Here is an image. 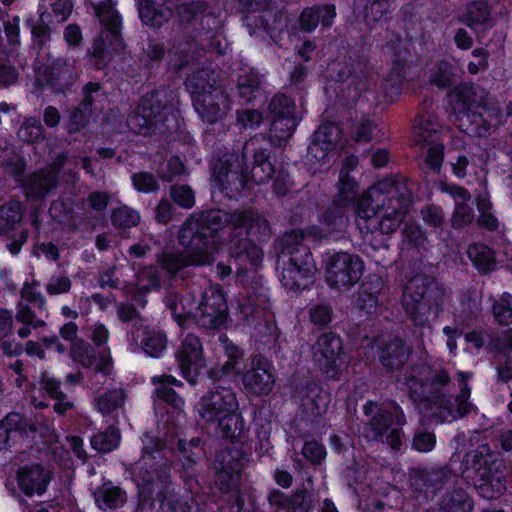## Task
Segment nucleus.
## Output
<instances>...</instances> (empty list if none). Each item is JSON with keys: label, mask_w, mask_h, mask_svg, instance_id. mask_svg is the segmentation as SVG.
Listing matches in <instances>:
<instances>
[{"label": "nucleus", "mask_w": 512, "mask_h": 512, "mask_svg": "<svg viewBox=\"0 0 512 512\" xmlns=\"http://www.w3.org/2000/svg\"><path fill=\"white\" fill-rule=\"evenodd\" d=\"M268 113V138L256 134L244 143L241 156L226 154L212 166L211 178L215 186L231 200L244 197L252 183L261 185L272 178L276 169L271 146H285L299 125L296 104L285 94L277 93L271 98Z\"/></svg>", "instance_id": "obj_1"}, {"label": "nucleus", "mask_w": 512, "mask_h": 512, "mask_svg": "<svg viewBox=\"0 0 512 512\" xmlns=\"http://www.w3.org/2000/svg\"><path fill=\"white\" fill-rule=\"evenodd\" d=\"M215 219L208 218L203 207L193 212L177 233L182 250L165 247L157 253L158 267L169 279H175L186 268L212 264L219 251L216 229L210 227V224H216Z\"/></svg>", "instance_id": "obj_2"}, {"label": "nucleus", "mask_w": 512, "mask_h": 512, "mask_svg": "<svg viewBox=\"0 0 512 512\" xmlns=\"http://www.w3.org/2000/svg\"><path fill=\"white\" fill-rule=\"evenodd\" d=\"M171 467L161 465L148 447L143 448L142 457L125 467L126 478H130L136 487L138 503L141 506L158 503L157 512H193V498L172 482Z\"/></svg>", "instance_id": "obj_3"}, {"label": "nucleus", "mask_w": 512, "mask_h": 512, "mask_svg": "<svg viewBox=\"0 0 512 512\" xmlns=\"http://www.w3.org/2000/svg\"><path fill=\"white\" fill-rule=\"evenodd\" d=\"M458 376L461 391L452 401L443 390L450 382L448 373L445 370H434L427 366L420 367L416 374L407 379L409 398L423 415H436V411L439 410L442 420H446L448 416L452 419L464 417L472 407L468 402L470 397L468 375L461 372Z\"/></svg>", "instance_id": "obj_4"}, {"label": "nucleus", "mask_w": 512, "mask_h": 512, "mask_svg": "<svg viewBox=\"0 0 512 512\" xmlns=\"http://www.w3.org/2000/svg\"><path fill=\"white\" fill-rule=\"evenodd\" d=\"M457 127L464 133L486 137L503 119L501 109L490 103L488 91L474 83L460 84L449 93Z\"/></svg>", "instance_id": "obj_5"}, {"label": "nucleus", "mask_w": 512, "mask_h": 512, "mask_svg": "<svg viewBox=\"0 0 512 512\" xmlns=\"http://www.w3.org/2000/svg\"><path fill=\"white\" fill-rule=\"evenodd\" d=\"M301 229L284 233L276 243V270L281 268L280 282L292 292L308 290L314 283L316 262L309 246L304 243Z\"/></svg>", "instance_id": "obj_6"}, {"label": "nucleus", "mask_w": 512, "mask_h": 512, "mask_svg": "<svg viewBox=\"0 0 512 512\" xmlns=\"http://www.w3.org/2000/svg\"><path fill=\"white\" fill-rule=\"evenodd\" d=\"M213 388L203 394L197 409L200 417L213 425L217 438L235 443L244 430V418L234 389L228 383H211Z\"/></svg>", "instance_id": "obj_7"}, {"label": "nucleus", "mask_w": 512, "mask_h": 512, "mask_svg": "<svg viewBox=\"0 0 512 512\" xmlns=\"http://www.w3.org/2000/svg\"><path fill=\"white\" fill-rule=\"evenodd\" d=\"M178 116L174 92L161 87L141 97L137 110L128 116L127 125L137 135L152 136L176 130Z\"/></svg>", "instance_id": "obj_8"}, {"label": "nucleus", "mask_w": 512, "mask_h": 512, "mask_svg": "<svg viewBox=\"0 0 512 512\" xmlns=\"http://www.w3.org/2000/svg\"><path fill=\"white\" fill-rule=\"evenodd\" d=\"M303 458L293 459L294 468L302 480L292 495L279 489H272L268 494V502L278 512H309L314 503L313 472L320 466V441L305 439L302 451Z\"/></svg>", "instance_id": "obj_9"}, {"label": "nucleus", "mask_w": 512, "mask_h": 512, "mask_svg": "<svg viewBox=\"0 0 512 512\" xmlns=\"http://www.w3.org/2000/svg\"><path fill=\"white\" fill-rule=\"evenodd\" d=\"M445 288L425 274L413 276L405 285L402 304L406 314L418 326L428 325L443 309Z\"/></svg>", "instance_id": "obj_10"}, {"label": "nucleus", "mask_w": 512, "mask_h": 512, "mask_svg": "<svg viewBox=\"0 0 512 512\" xmlns=\"http://www.w3.org/2000/svg\"><path fill=\"white\" fill-rule=\"evenodd\" d=\"M166 306L179 326L194 316L202 327L220 329L226 326L229 319L226 293L220 285H211L203 291L195 315L192 308H186L178 296L169 297Z\"/></svg>", "instance_id": "obj_11"}, {"label": "nucleus", "mask_w": 512, "mask_h": 512, "mask_svg": "<svg viewBox=\"0 0 512 512\" xmlns=\"http://www.w3.org/2000/svg\"><path fill=\"white\" fill-rule=\"evenodd\" d=\"M113 0H103L94 7L95 16L103 27L92 45V61L97 70L105 69L115 54L126 48L122 36V16Z\"/></svg>", "instance_id": "obj_12"}, {"label": "nucleus", "mask_w": 512, "mask_h": 512, "mask_svg": "<svg viewBox=\"0 0 512 512\" xmlns=\"http://www.w3.org/2000/svg\"><path fill=\"white\" fill-rule=\"evenodd\" d=\"M246 456L241 448L231 447L217 452L213 461L215 486L222 494H229L228 502L232 512H255L254 503L246 506L244 495L239 489Z\"/></svg>", "instance_id": "obj_13"}, {"label": "nucleus", "mask_w": 512, "mask_h": 512, "mask_svg": "<svg viewBox=\"0 0 512 512\" xmlns=\"http://www.w3.org/2000/svg\"><path fill=\"white\" fill-rule=\"evenodd\" d=\"M462 475L471 478L474 488L484 499H497L506 491L502 463L490 459L485 446L465 454Z\"/></svg>", "instance_id": "obj_14"}, {"label": "nucleus", "mask_w": 512, "mask_h": 512, "mask_svg": "<svg viewBox=\"0 0 512 512\" xmlns=\"http://www.w3.org/2000/svg\"><path fill=\"white\" fill-rule=\"evenodd\" d=\"M411 191L404 182L382 181L369 188L356 202L358 217H368L375 209L391 215L405 216L411 203Z\"/></svg>", "instance_id": "obj_15"}, {"label": "nucleus", "mask_w": 512, "mask_h": 512, "mask_svg": "<svg viewBox=\"0 0 512 512\" xmlns=\"http://www.w3.org/2000/svg\"><path fill=\"white\" fill-rule=\"evenodd\" d=\"M208 218H216V224H210L216 229V237L219 240V249L223 243V231L226 228L233 232L242 231L244 235L258 242H266L271 234L270 223L258 213L248 210L228 211L219 207H203Z\"/></svg>", "instance_id": "obj_16"}, {"label": "nucleus", "mask_w": 512, "mask_h": 512, "mask_svg": "<svg viewBox=\"0 0 512 512\" xmlns=\"http://www.w3.org/2000/svg\"><path fill=\"white\" fill-rule=\"evenodd\" d=\"M214 356L216 362L206 372L210 383L230 384L240 378L247 368L245 350L232 341L226 333H219Z\"/></svg>", "instance_id": "obj_17"}, {"label": "nucleus", "mask_w": 512, "mask_h": 512, "mask_svg": "<svg viewBox=\"0 0 512 512\" xmlns=\"http://www.w3.org/2000/svg\"><path fill=\"white\" fill-rule=\"evenodd\" d=\"M292 398L298 403V412L292 420L297 429L304 423L314 429L320 427V380L303 378L292 380Z\"/></svg>", "instance_id": "obj_18"}, {"label": "nucleus", "mask_w": 512, "mask_h": 512, "mask_svg": "<svg viewBox=\"0 0 512 512\" xmlns=\"http://www.w3.org/2000/svg\"><path fill=\"white\" fill-rule=\"evenodd\" d=\"M198 54V43L193 39L175 40L172 47L167 51L168 67L174 73L179 74L193 62ZM144 55L152 65H159L165 55L166 49L163 42L149 39Z\"/></svg>", "instance_id": "obj_19"}, {"label": "nucleus", "mask_w": 512, "mask_h": 512, "mask_svg": "<svg viewBox=\"0 0 512 512\" xmlns=\"http://www.w3.org/2000/svg\"><path fill=\"white\" fill-rule=\"evenodd\" d=\"M180 375L191 385H196L204 374L206 359L201 339L194 333L186 334L174 352Z\"/></svg>", "instance_id": "obj_20"}, {"label": "nucleus", "mask_w": 512, "mask_h": 512, "mask_svg": "<svg viewBox=\"0 0 512 512\" xmlns=\"http://www.w3.org/2000/svg\"><path fill=\"white\" fill-rule=\"evenodd\" d=\"M363 263L359 257L338 252L328 258L325 265V279L334 289L350 288L362 275Z\"/></svg>", "instance_id": "obj_21"}, {"label": "nucleus", "mask_w": 512, "mask_h": 512, "mask_svg": "<svg viewBox=\"0 0 512 512\" xmlns=\"http://www.w3.org/2000/svg\"><path fill=\"white\" fill-rule=\"evenodd\" d=\"M359 185L348 171L340 170L338 181V193L333 199L332 206L329 207L324 215V223L327 226V233L341 231L344 227L343 209L346 205L355 199L358 193Z\"/></svg>", "instance_id": "obj_22"}, {"label": "nucleus", "mask_w": 512, "mask_h": 512, "mask_svg": "<svg viewBox=\"0 0 512 512\" xmlns=\"http://www.w3.org/2000/svg\"><path fill=\"white\" fill-rule=\"evenodd\" d=\"M244 327L251 329V338L256 349L271 354L280 349V331L274 319L267 317L266 312L252 314L251 317L238 318Z\"/></svg>", "instance_id": "obj_23"}, {"label": "nucleus", "mask_w": 512, "mask_h": 512, "mask_svg": "<svg viewBox=\"0 0 512 512\" xmlns=\"http://www.w3.org/2000/svg\"><path fill=\"white\" fill-rule=\"evenodd\" d=\"M228 247L229 259L236 264L237 277L242 281L244 274H247V267L257 268L263 261V249L253 239L243 236L238 230L233 232Z\"/></svg>", "instance_id": "obj_24"}, {"label": "nucleus", "mask_w": 512, "mask_h": 512, "mask_svg": "<svg viewBox=\"0 0 512 512\" xmlns=\"http://www.w3.org/2000/svg\"><path fill=\"white\" fill-rule=\"evenodd\" d=\"M23 218V206L20 201L11 200L0 206V236L12 239L8 249L12 254H17L22 245L27 241L28 233L25 229L16 231L21 227Z\"/></svg>", "instance_id": "obj_25"}, {"label": "nucleus", "mask_w": 512, "mask_h": 512, "mask_svg": "<svg viewBox=\"0 0 512 512\" xmlns=\"http://www.w3.org/2000/svg\"><path fill=\"white\" fill-rule=\"evenodd\" d=\"M271 362L261 353L251 359L250 367L240 375L243 386L249 394L268 395L274 385Z\"/></svg>", "instance_id": "obj_26"}, {"label": "nucleus", "mask_w": 512, "mask_h": 512, "mask_svg": "<svg viewBox=\"0 0 512 512\" xmlns=\"http://www.w3.org/2000/svg\"><path fill=\"white\" fill-rule=\"evenodd\" d=\"M269 308V288L266 281L262 276L253 275L250 283L244 287L242 298L238 301L237 317H251L255 313L267 312Z\"/></svg>", "instance_id": "obj_27"}, {"label": "nucleus", "mask_w": 512, "mask_h": 512, "mask_svg": "<svg viewBox=\"0 0 512 512\" xmlns=\"http://www.w3.org/2000/svg\"><path fill=\"white\" fill-rule=\"evenodd\" d=\"M38 74L39 81L57 94L70 90L74 82L72 66L64 57L48 58Z\"/></svg>", "instance_id": "obj_28"}, {"label": "nucleus", "mask_w": 512, "mask_h": 512, "mask_svg": "<svg viewBox=\"0 0 512 512\" xmlns=\"http://www.w3.org/2000/svg\"><path fill=\"white\" fill-rule=\"evenodd\" d=\"M128 335L151 358H161L167 350L168 337L166 332L159 326L144 325L137 321L133 324Z\"/></svg>", "instance_id": "obj_29"}, {"label": "nucleus", "mask_w": 512, "mask_h": 512, "mask_svg": "<svg viewBox=\"0 0 512 512\" xmlns=\"http://www.w3.org/2000/svg\"><path fill=\"white\" fill-rule=\"evenodd\" d=\"M51 479V472L40 463L23 465L16 472L17 486L28 498L45 494Z\"/></svg>", "instance_id": "obj_30"}, {"label": "nucleus", "mask_w": 512, "mask_h": 512, "mask_svg": "<svg viewBox=\"0 0 512 512\" xmlns=\"http://www.w3.org/2000/svg\"><path fill=\"white\" fill-rule=\"evenodd\" d=\"M58 183L59 178L57 173L40 169L27 174L20 188L27 201L42 202L56 189Z\"/></svg>", "instance_id": "obj_31"}, {"label": "nucleus", "mask_w": 512, "mask_h": 512, "mask_svg": "<svg viewBox=\"0 0 512 512\" xmlns=\"http://www.w3.org/2000/svg\"><path fill=\"white\" fill-rule=\"evenodd\" d=\"M344 365L343 346L334 333L322 334V372L328 379L336 380Z\"/></svg>", "instance_id": "obj_32"}, {"label": "nucleus", "mask_w": 512, "mask_h": 512, "mask_svg": "<svg viewBox=\"0 0 512 512\" xmlns=\"http://www.w3.org/2000/svg\"><path fill=\"white\" fill-rule=\"evenodd\" d=\"M411 350L400 337H389L378 346V359L388 371L400 369L408 360Z\"/></svg>", "instance_id": "obj_33"}, {"label": "nucleus", "mask_w": 512, "mask_h": 512, "mask_svg": "<svg viewBox=\"0 0 512 512\" xmlns=\"http://www.w3.org/2000/svg\"><path fill=\"white\" fill-rule=\"evenodd\" d=\"M228 100V96L223 91L215 89L204 97L196 99L193 106L204 122L215 124L225 116Z\"/></svg>", "instance_id": "obj_34"}, {"label": "nucleus", "mask_w": 512, "mask_h": 512, "mask_svg": "<svg viewBox=\"0 0 512 512\" xmlns=\"http://www.w3.org/2000/svg\"><path fill=\"white\" fill-rule=\"evenodd\" d=\"M137 6L141 22L151 28L162 27L173 15L165 0H138Z\"/></svg>", "instance_id": "obj_35"}, {"label": "nucleus", "mask_w": 512, "mask_h": 512, "mask_svg": "<svg viewBox=\"0 0 512 512\" xmlns=\"http://www.w3.org/2000/svg\"><path fill=\"white\" fill-rule=\"evenodd\" d=\"M51 15L44 11L38 16L28 15L24 19L25 28L30 30L32 48L40 54L51 41Z\"/></svg>", "instance_id": "obj_36"}, {"label": "nucleus", "mask_w": 512, "mask_h": 512, "mask_svg": "<svg viewBox=\"0 0 512 512\" xmlns=\"http://www.w3.org/2000/svg\"><path fill=\"white\" fill-rule=\"evenodd\" d=\"M330 77L336 81H345L351 79L353 85L357 89L365 88V80L367 74V61L364 59L354 60L353 64L333 62L328 65Z\"/></svg>", "instance_id": "obj_37"}, {"label": "nucleus", "mask_w": 512, "mask_h": 512, "mask_svg": "<svg viewBox=\"0 0 512 512\" xmlns=\"http://www.w3.org/2000/svg\"><path fill=\"white\" fill-rule=\"evenodd\" d=\"M25 417L17 412L8 413L0 420V450L7 449L16 443V439L26 434Z\"/></svg>", "instance_id": "obj_38"}, {"label": "nucleus", "mask_w": 512, "mask_h": 512, "mask_svg": "<svg viewBox=\"0 0 512 512\" xmlns=\"http://www.w3.org/2000/svg\"><path fill=\"white\" fill-rule=\"evenodd\" d=\"M380 209H375L373 212H369L368 217H358L357 225L361 230L367 232H375L379 230L382 234H390L395 232L404 217L399 215H391L386 211H383L381 218L377 216Z\"/></svg>", "instance_id": "obj_39"}, {"label": "nucleus", "mask_w": 512, "mask_h": 512, "mask_svg": "<svg viewBox=\"0 0 512 512\" xmlns=\"http://www.w3.org/2000/svg\"><path fill=\"white\" fill-rule=\"evenodd\" d=\"M97 507L103 511L121 508L127 501V493L108 480L102 483L93 493Z\"/></svg>", "instance_id": "obj_40"}, {"label": "nucleus", "mask_w": 512, "mask_h": 512, "mask_svg": "<svg viewBox=\"0 0 512 512\" xmlns=\"http://www.w3.org/2000/svg\"><path fill=\"white\" fill-rule=\"evenodd\" d=\"M237 90L239 101L243 104L253 101L263 94L262 80L259 72L254 68L243 69L238 75Z\"/></svg>", "instance_id": "obj_41"}, {"label": "nucleus", "mask_w": 512, "mask_h": 512, "mask_svg": "<svg viewBox=\"0 0 512 512\" xmlns=\"http://www.w3.org/2000/svg\"><path fill=\"white\" fill-rule=\"evenodd\" d=\"M364 413L371 415L367 423V436L372 440H380L392 423L389 411L379 408L375 403L369 402L364 406Z\"/></svg>", "instance_id": "obj_42"}, {"label": "nucleus", "mask_w": 512, "mask_h": 512, "mask_svg": "<svg viewBox=\"0 0 512 512\" xmlns=\"http://www.w3.org/2000/svg\"><path fill=\"white\" fill-rule=\"evenodd\" d=\"M414 140L418 145L440 143L439 124L432 115H420L413 124Z\"/></svg>", "instance_id": "obj_43"}, {"label": "nucleus", "mask_w": 512, "mask_h": 512, "mask_svg": "<svg viewBox=\"0 0 512 512\" xmlns=\"http://www.w3.org/2000/svg\"><path fill=\"white\" fill-rule=\"evenodd\" d=\"M177 450L185 468L193 467L205 457V449L200 437H193L188 442L185 439H179Z\"/></svg>", "instance_id": "obj_44"}, {"label": "nucleus", "mask_w": 512, "mask_h": 512, "mask_svg": "<svg viewBox=\"0 0 512 512\" xmlns=\"http://www.w3.org/2000/svg\"><path fill=\"white\" fill-rule=\"evenodd\" d=\"M320 22V4L316 3L311 8L304 9L298 19L288 25V32L296 36L298 31L310 33L316 29Z\"/></svg>", "instance_id": "obj_45"}, {"label": "nucleus", "mask_w": 512, "mask_h": 512, "mask_svg": "<svg viewBox=\"0 0 512 512\" xmlns=\"http://www.w3.org/2000/svg\"><path fill=\"white\" fill-rule=\"evenodd\" d=\"M441 507L445 512H472L474 502L464 489L459 488L443 497Z\"/></svg>", "instance_id": "obj_46"}, {"label": "nucleus", "mask_w": 512, "mask_h": 512, "mask_svg": "<svg viewBox=\"0 0 512 512\" xmlns=\"http://www.w3.org/2000/svg\"><path fill=\"white\" fill-rule=\"evenodd\" d=\"M185 89L191 96L192 103L200 97L211 93L216 88L210 83L209 79L206 78L204 70H198L188 75L184 81Z\"/></svg>", "instance_id": "obj_47"}, {"label": "nucleus", "mask_w": 512, "mask_h": 512, "mask_svg": "<svg viewBox=\"0 0 512 512\" xmlns=\"http://www.w3.org/2000/svg\"><path fill=\"white\" fill-rule=\"evenodd\" d=\"M465 25L475 29L478 25L488 24L490 9L486 2L474 1L467 5L465 13L460 19Z\"/></svg>", "instance_id": "obj_48"}, {"label": "nucleus", "mask_w": 512, "mask_h": 512, "mask_svg": "<svg viewBox=\"0 0 512 512\" xmlns=\"http://www.w3.org/2000/svg\"><path fill=\"white\" fill-rule=\"evenodd\" d=\"M120 431L115 426H108L104 432L94 434L91 439V447L97 452H111L120 445Z\"/></svg>", "instance_id": "obj_49"}, {"label": "nucleus", "mask_w": 512, "mask_h": 512, "mask_svg": "<svg viewBox=\"0 0 512 512\" xmlns=\"http://www.w3.org/2000/svg\"><path fill=\"white\" fill-rule=\"evenodd\" d=\"M468 256L479 271L487 273L494 268L492 250L484 244H473L468 248Z\"/></svg>", "instance_id": "obj_50"}, {"label": "nucleus", "mask_w": 512, "mask_h": 512, "mask_svg": "<svg viewBox=\"0 0 512 512\" xmlns=\"http://www.w3.org/2000/svg\"><path fill=\"white\" fill-rule=\"evenodd\" d=\"M111 223L115 228L130 229L139 224L140 214L128 206H120L112 210Z\"/></svg>", "instance_id": "obj_51"}, {"label": "nucleus", "mask_w": 512, "mask_h": 512, "mask_svg": "<svg viewBox=\"0 0 512 512\" xmlns=\"http://www.w3.org/2000/svg\"><path fill=\"white\" fill-rule=\"evenodd\" d=\"M155 385V395L158 400L167 404L173 411L179 415L183 412L182 407L184 406V400L176 393L172 387H167L159 383H153Z\"/></svg>", "instance_id": "obj_52"}, {"label": "nucleus", "mask_w": 512, "mask_h": 512, "mask_svg": "<svg viewBox=\"0 0 512 512\" xmlns=\"http://www.w3.org/2000/svg\"><path fill=\"white\" fill-rule=\"evenodd\" d=\"M169 195L173 203L183 209H191L195 205V193L188 185L173 184Z\"/></svg>", "instance_id": "obj_53"}, {"label": "nucleus", "mask_w": 512, "mask_h": 512, "mask_svg": "<svg viewBox=\"0 0 512 512\" xmlns=\"http://www.w3.org/2000/svg\"><path fill=\"white\" fill-rule=\"evenodd\" d=\"M512 296L509 293H503L499 300H495L492 306L495 321L502 326L512 323Z\"/></svg>", "instance_id": "obj_54"}, {"label": "nucleus", "mask_w": 512, "mask_h": 512, "mask_svg": "<svg viewBox=\"0 0 512 512\" xmlns=\"http://www.w3.org/2000/svg\"><path fill=\"white\" fill-rule=\"evenodd\" d=\"M209 5L204 0H192L185 2L178 7V14L182 21L191 23L200 18L201 14L206 12Z\"/></svg>", "instance_id": "obj_55"}, {"label": "nucleus", "mask_w": 512, "mask_h": 512, "mask_svg": "<svg viewBox=\"0 0 512 512\" xmlns=\"http://www.w3.org/2000/svg\"><path fill=\"white\" fill-rule=\"evenodd\" d=\"M92 113L89 110H84L79 105L72 107L66 127L68 133L71 135L79 133L89 124Z\"/></svg>", "instance_id": "obj_56"}, {"label": "nucleus", "mask_w": 512, "mask_h": 512, "mask_svg": "<svg viewBox=\"0 0 512 512\" xmlns=\"http://www.w3.org/2000/svg\"><path fill=\"white\" fill-rule=\"evenodd\" d=\"M132 184L138 192L144 194L157 192L160 188L157 178L151 172L146 171L134 173Z\"/></svg>", "instance_id": "obj_57"}, {"label": "nucleus", "mask_w": 512, "mask_h": 512, "mask_svg": "<svg viewBox=\"0 0 512 512\" xmlns=\"http://www.w3.org/2000/svg\"><path fill=\"white\" fill-rule=\"evenodd\" d=\"M123 404V397L117 391H108L96 399V407L99 412L109 415L118 410Z\"/></svg>", "instance_id": "obj_58"}, {"label": "nucleus", "mask_w": 512, "mask_h": 512, "mask_svg": "<svg viewBox=\"0 0 512 512\" xmlns=\"http://www.w3.org/2000/svg\"><path fill=\"white\" fill-rule=\"evenodd\" d=\"M477 207L480 211V216L477 219L479 226L486 228L490 231H494L498 227V221L496 217L489 212L490 202L485 198L477 197Z\"/></svg>", "instance_id": "obj_59"}, {"label": "nucleus", "mask_w": 512, "mask_h": 512, "mask_svg": "<svg viewBox=\"0 0 512 512\" xmlns=\"http://www.w3.org/2000/svg\"><path fill=\"white\" fill-rule=\"evenodd\" d=\"M474 219L472 208L466 202H456L451 222L454 228L460 229L471 223Z\"/></svg>", "instance_id": "obj_60"}, {"label": "nucleus", "mask_w": 512, "mask_h": 512, "mask_svg": "<svg viewBox=\"0 0 512 512\" xmlns=\"http://www.w3.org/2000/svg\"><path fill=\"white\" fill-rule=\"evenodd\" d=\"M425 163L436 173H439L444 158V145L442 143L428 144Z\"/></svg>", "instance_id": "obj_61"}, {"label": "nucleus", "mask_w": 512, "mask_h": 512, "mask_svg": "<svg viewBox=\"0 0 512 512\" xmlns=\"http://www.w3.org/2000/svg\"><path fill=\"white\" fill-rule=\"evenodd\" d=\"M26 166L27 164L23 157L9 158L5 161V171L13 177L19 187L27 176L25 174Z\"/></svg>", "instance_id": "obj_62"}, {"label": "nucleus", "mask_w": 512, "mask_h": 512, "mask_svg": "<svg viewBox=\"0 0 512 512\" xmlns=\"http://www.w3.org/2000/svg\"><path fill=\"white\" fill-rule=\"evenodd\" d=\"M237 123L243 129H256L263 120V115L258 110L237 111Z\"/></svg>", "instance_id": "obj_63"}, {"label": "nucleus", "mask_w": 512, "mask_h": 512, "mask_svg": "<svg viewBox=\"0 0 512 512\" xmlns=\"http://www.w3.org/2000/svg\"><path fill=\"white\" fill-rule=\"evenodd\" d=\"M453 76L449 63L442 61L431 76V83L439 88H446L452 85Z\"/></svg>", "instance_id": "obj_64"}]
</instances>
